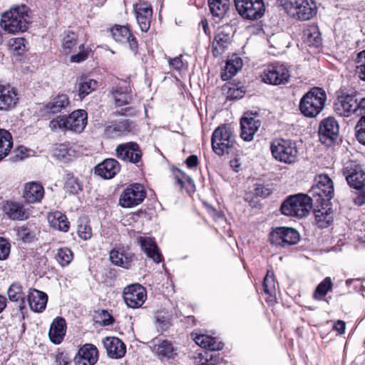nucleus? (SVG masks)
Listing matches in <instances>:
<instances>
[{
    "label": "nucleus",
    "instance_id": "1",
    "mask_svg": "<svg viewBox=\"0 0 365 365\" xmlns=\"http://www.w3.org/2000/svg\"><path fill=\"white\" fill-rule=\"evenodd\" d=\"M30 23V9L24 4L6 11L1 19V27L11 34L26 31Z\"/></svg>",
    "mask_w": 365,
    "mask_h": 365
},
{
    "label": "nucleus",
    "instance_id": "2",
    "mask_svg": "<svg viewBox=\"0 0 365 365\" xmlns=\"http://www.w3.org/2000/svg\"><path fill=\"white\" fill-rule=\"evenodd\" d=\"M327 94L324 89L314 87L306 93L299 102L301 113L307 118L317 116L324 109Z\"/></svg>",
    "mask_w": 365,
    "mask_h": 365
},
{
    "label": "nucleus",
    "instance_id": "3",
    "mask_svg": "<svg viewBox=\"0 0 365 365\" xmlns=\"http://www.w3.org/2000/svg\"><path fill=\"white\" fill-rule=\"evenodd\" d=\"M270 149L273 158L280 163L293 165L298 161L299 149L294 140L276 138L272 141Z\"/></svg>",
    "mask_w": 365,
    "mask_h": 365
},
{
    "label": "nucleus",
    "instance_id": "4",
    "mask_svg": "<svg viewBox=\"0 0 365 365\" xmlns=\"http://www.w3.org/2000/svg\"><path fill=\"white\" fill-rule=\"evenodd\" d=\"M285 12L290 17L299 21H307L314 17L317 11L313 0H288L283 4Z\"/></svg>",
    "mask_w": 365,
    "mask_h": 365
},
{
    "label": "nucleus",
    "instance_id": "5",
    "mask_svg": "<svg viewBox=\"0 0 365 365\" xmlns=\"http://www.w3.org/2000/svg\"><path fill=\"white\" fill-rule=\"evenodd\" d=\"M235 137L230 127L218 126L212 133L211 145L213 151L218 155L229 154L235 144Z\"/></svg>",
    "mask_w": 365,
    "mask_h": 365
},
{
    "label": "nucleus",
    "instance_id": "6",
    "mask_svg": "<svg viewBox=\"0 0 365 365\" xmlns=\"http://www.w3.org/2000/svg\"><path fill=\"white\" fill-rule=\"evenodd\" d=\"M316 184L312 186L309 193L316 203L326 205L334 195V184L327 175H319L315 178Z\"/></svg>",
    "mask_w": 365,
    "mask_h": 365
},
{
    "label": "nucleus",
    "instance_id": "7",
    "mask_svg": "<svg viewBox=\"0 0 365 365\" xmlns=\"http://www.w3.org/2000/svg\"><path fill=\"white\" fill-rule=\"evenodd\" d=\"M87 124V113L84 110H77L67 117L58 116L51 122L53 128H66L75 133H81Z\"/></svg>",
    "mask_w": 365,
    "mask_h": 365
},
{
    "label": "nucleus",
    "instance_id": "8",
    "mask_svg": "<svg viewBox=\"0 0 365 365\" xmlns=\"http://www.w3.org/2000/svg\"><path fill=\"white\" fill-rule=\"evenodd\" d=\"M259 77L265 83L277 86L288 83L290 73L286 66L276 63L266 66Z\"/></svg>",
    "mask_w": 365,
    "mask_h": 365
},
{
    "label": "nucleus",
    "instance_id": "9",
    "mask_svg": "<svg viewBox=\"0 0 365 365\" xmlns=\"http://www.w3.org/2000/svg\"><path fill=\"white\" fill-rule=\"evenodd\" d=\"M299 240V232L287 227H277L269 234L271 244L280 247H285L297 244Z\"/></svg>",
    "mask_w": 365,
    "mask_h": 365
},
{
    "label": "nucleus",
    "instance_id": "10",
    "mask_svg": "<svg viewBox=\"0 0 365 365\" xmlns=\"http://www.w3.org/2000/svg\"><path fill=\"white\" fill-rule=\"evenodd\" d=\"M123 297L126 305L133 309L141 307L147 298L145 289L139 284H133L125 287Z\"/></svg>",
    "mask_w": 365,
    "mask_h": 365
},
{
    "label": "nucleus",
    "instance_id": "11",
    "mask_svg": "<svg viewBox=\"0 0 365 365\" xmlns=\"http://www.w3.org/2000/svg\"><path fill=\"white\" fill-rule=\"evenodd\" d=\"M137 130L136 124L131 120L124 119L122 120L111 121L106 125L103 135L108 138H115L123 135H126Z\"/></svg>",
    "mask_w": 365,
    "mask_h": 365
},
{
    "label": "nucleus",
    "instance_id": "12",
    "mask_svg": "<svg viewBox=\"0 0 365 365\" xmlns=\"http://www.w3.org/2000/svg\"><path fill=\"white\" fill-rule=\"evenodd\" d=\"M146 197L144 187L138 183L128 186L120 195V205H138Z\"/></svg>",
    "mask_w": 365,
    "mask_h": 365
},
{
    "label": "nucleus",
    "instance_id": "13",
    "mask_svg": "<svg viewBox=\"0 0 365 365\" xmlns=\"http://www.w3.org/2000/svg\"><path fill=\"white\" fill-rule=\"evenodd\" d=\"M343 174L350 187L356 189H362L364 186V172L361 167L356 162H349L343 170Z\"/></svg>",
    "mask_w": 365,
    "mask_h": 365
},
{
    "label": "nucleus",
    "instance_id": "14",
    "mask_svg": "<svg viewBox=\"0 0 365 365\" xmlns=\"http://www.w3.org/2000/svg\"><path fill=\"white\" fill-rule=\"evenodd\" d=\"M357 98L352 94H343L338 97L334 104V110L340 116L350 117L357 115Z\"/></svg>",
    "mask_w": 365,
    "mask_h": 365
},
{
    "label": "nucleus",
    "instance_id": "15",
    "mask_svg": "<svg viewBox=\"0 0 365 365\" xmlns=\"http://www.w3.org/2000/svg\"><path fill=\"white\" fill-rule=\"evenodd\" d=\"M319 140L322 143L330 145L339 135V124L334 118L324 119L319 128Z\"/></svg>",
    "mask_w": 365,
    "mask_h": 365
},
{
    "label": "nucleus",
    "instance_id": "16",
    "mask_svg": "<svg viewBox=\"0 0 365 365\" xmlns=\"http://www.w3.org/2000/svg\"><path fill=\"white\" fill-rule=\"evenodd\" d=\"M115 152L119 159L134 164L140 162L142 158V151L135 142L120 144L116 147Z\"/></svg>",
    "mask_w": 365,
    "mask_h": 365
},
{
    "label": "nucleus",
    "instance_id": "17",
    "mask_svg": "<svg viewBox=\"0 0 365 365\" xmlns=\"http://www.w3.org/2000/svg\"><path fill=\"white\" fill-rule=\"evenodd\" d=\"M135 255L127 247H116L110 252V260L114 265L128 269L131 267Z\"/></svg>",
    "mask_w": 365,
    "mask_h": 365
},
{
    "label": "nucleus",
    "instance_id": "18",
    "mask_svg": "<svg viewBox=\"0 0 365 365\" xmlns=\"http://www.w3.org/2000/svg\"><path fill=\"white\" fill-rule=\"evenodd\" d=\"M232 38V28L230 26H225L220 28L212 42L213 55L218 56L223 53L231 43Z\"/></svg>",
    "mask_w": 365,
    "mask_h": 365
},
{
    "label": "nucleus",
    "instance_id": "19",
    "mask_svg": "<svg viewBox=\"0 0 365 365\" xmlns=\"http://www.w3.org/2000/svg\"><path fill=\"white\" fill-rule=\"evenodd\" d=\"M98 359V349L91 344H86L79 349L73 361L75 365H94Z\"/></svg>",
    "mask_w": 365,
    "mask_h": 365
},
{
    "label": "nucleus",
    "instance_id": "20",
    "mask_svg": "<svg viewBox=\"0 0 365 365\" xmlns=\"http://www.w3.org/2000/svg\"><path fill=\"white\" fill-rule=\"evenodd\" d=\"M103 344L108 356L112 359H120L126 352L125 344L117 337H106Z\"/></svg>",
    "mask_w": 365,
    "mask_h": 365
},
{
    "label": "nucleus",
    "instance_id": "21",
    "mask_svg": "<svg viewBox=\"0 0 365 365\" xmlns=\"http://www.w3.org/2000/svg\"><path fill=\"white\" fill-rule=\"evenodd\" d=\"M153 351L160 359H174L178 355V350L168 340L156 339L153 340Z\"/></svg>",
    "mask_w": 365,
    "mask_h": 365
},
{
    "label": "nucleus",
    "instance_id": "22",
    "mask_svg": "<svg viewBox=\"0 0 365 365\" xmlns=\"http://www.w3.org/2000/svg\"><path fill=\"white\" fill-rule=\"evenodd\" d=\"M44 195V188L38 182H30L24 185L23 197L26 203H39Z\"/></svg>",
    "mask_w": 365,
    "mask_h": 365
},
{
    "label": "nucleus",
    "instance_id": "23",
    "mask_svg": "<svg viewBox=\"0 0 365 365\" xmlns=\"http://www.w3.org/2000/svg\"><path fill=\"white\" fill-rule=\"evenodd\" d=\"M138 242L148 257L152 259L155 263H160L162 261L163 255L153 239L140 236L138 238Z\"/></svg>",
    "mask_w": 365,
    "mask_h": 365
},
{
    "label": "nucleus",
    "instance_id": "24",
    "mask_svg": "<svg viewBox=\"0 0 365 365\" xmlns=\"http://www.w3.org/2000/svg\"><path fill=\"white\" fill-rule=\"evenodd\" d=\"M120 171L118 162L113 158H108L98 164L95 173L105 179L113 178Z\"/></svg>",
    "mask_w": 365,
    "mask_h": 365
},
{
    "label": "nucleus",
    "instance_id": "25",
    "mask_svg": "<svg viewBox=\"0 0 365 365\" xmlns=\"http://www.w3.org/2000/svg\"><path fill=\"white\" fill-rule=\"evenodd\" d=\"M27 297L29 307L34 312L40 313L46 309L48 302V296L46 293L35 289H30Z\"/></svg>",
    "mask_w": 365,
    "mask_h": 365
},
{
    "label": "nucleus",
    "instance_id": "26",
    "mask_svg": "<svg viewBox=\"0 0 365 365\" xmlns=\"http://www.w3.org/2000/svg\"><path fill=\"white\" fill-rule=\"evenodd\" d=\"M17 101V93L14 88L0 85V110H8L13 108Z\"/></svg>",
    "mask_w": 365,
    "mask_h": 365
},
{
    "label": "nucleus",
    "instance_id": "27",
    "mask_svg": "<svg viewBox=\"0 0 365 365\" xmlns=\"http://www.w3.org/2000/svg\"><path fill=\"white\" fill-rule=\"evenodd\" d=\"M66 331V320L63 317H57L51 324L48 336L53 343L59 344L63 341Z\"/></svg>",
    "mask_w": 365,
    "mask_h": 365
},
{
    "label": "nucleus",
    "instance_id": "28",
    "mask_svg": "<svg viewBox=\"0 0 365 365\" xmlns=\"http://www.w3.org/2000/svg\"><path fill=\"white\" fill-rule=\"evenodd\" d=\"M48 222L55 230L66 232L69 230L70 222L67 217L59 211L50 212L47 216Z\"/></svg>",
    "mask_w": 365,
    "mask_h": 365
},
{
    "label": "nucleus",
    "instance_id": "29",
    "mask_svg": "<svg viewBox=\"0 0 365 365\" xmlns=\"http://www.w3.org/2000/svg\"><path fill=\"white\" fill-rule=\"evenodd\" d=\"M117 106H123L130 103L132 96L130 94V88L126 86V83L123 82V85L113 88L110 91Z\"/></svg>",
    "mask_w": 365,
    "mask_h": 365
},
{
    "label": "nucleus",
    "instance_id": "30",
    "mask_svg": "<svg viewBox=\"0 0 365 365\" xmlns=\"http://www.w3.org/2000/svg\"><path fill=\"white\" fill-rule=\"evenodd\" d=\"M193 340L203 349L210 351H218L223 349V344L216 338L206 334H196Z\"/></svg>",
    "mask_w": 365,
    "mask_h": 365
},
{
    "label": "nucleus",
    "instance_id": "31",
    "mask_svg": "<svg viewBox=\"0 0 365 365\" xmlns=\"http://www.w3.org/2000/svg\"><path fill=\"white\" fill-rule=\"evenodd\" d=\"M70 101L67 95L59 94L45 106V110L48 113L56 114L66 109Z\"/></svg>",
    "mask_w": 365,
    "mask_h": 365
},
{
    "label": "nucleus",
    "instance_id": "32",
    "mask_svg": "<svg viewBox=\"0 0 365 365\" xmlns=\"http://www.w3.org/2000/svg\"><path fill=\"white\" fill-rule=\"evenodd\" d=\"M277 283L273 274L267 272L263 282L264 292L267 295V302L274 304L277 302Z\"/></svg>",
    "mask_w": 365,
    "mask_h": 365
},
{
    "label": "nucleus",
    "instance_id": "33",
    "mask_svg": "<svg viewBox=\"0 0 365 365\" xmlns=\"http://www.w3.org/2000/svg\"><path fill=\"white\" fill-rule=\"evenodd\" d=\"M314 210L316 223L319 227H327L334 219L333 210L330 207H317Z\"/></svg>",
    "mask_w": 365,
    "mask_h": 365
},
{
    "label": "nucleus",
    "instance_id": "34",
    "mask_svg": "<svg viewBox=\"0 0 365 365\" xmlns=\"http://www.w3.org/2000/svg\"><path fill=\"white\" fill-rule=\"evenodd\" d=\"M242 66V60L237 55H233L227 60L225 65V72L222 73L221 78L227 81L234 76Z\"/></svg>",
    "mask_w": 365,
    "mask_h": 365
},
{
    "label": "nucleus",
    "instance_id": "35",
    "mask_svg": "<svg viewBox=\"0 0 365 365\" xmlns=\"http://www.w3.org/2000/svg\"><path fill=\"white\" fill-rule=\"evenodd\" d=\"M314 202L309 193H297L289 195L281 205H312Z\"/></svg>",
    "mask_w": 365,
    "mask_h": 365
},
{
    "label": "nucleus",
    "instance_id": "36",
    "mask_svg": "<svg viewBox=\"0 0 365 365\" xmlns=\"http://www.w3.org/2000/svg\"><path fill=\"white\" fill-rule=\"evenodd\" d=\"M209 7L213 16L222 19L230 8V0H209Z\"/></svg>",
    "mask_w": 365,
    "mask_h": 365
},
{
    "label": "nucleus",
    "instance_id": "37",
    "mask_svg": "<svg viewBox=\"0 0 365 365\" xmlns=\"http://www.w3.org/2000/svg\"><path fill=\"white\" fill-rule=\"evenodd\" d=\"M13 147V138L6 130L0 129V160L6 157Z\"/></svg>",
    "mask_w": 365,
    "mask_h": 365
},
{
    "label": "nucleus",
    "instance_id": "38",
    "mask_svg": "<svg viewBox=\"0 0 365 365\" xmlns=\"http://www.w3.org/2000/svg\"><path fill=\"white\" fill-rule=\"evenodd\" d=\"M304 41L309 46L319 47L322 43V38L318 28L315 26L308 27L304 31Z\"/></svg>",
    "mask_w": 365,
    "mask_h": 365
},
{
    "label": "nucleus",
    "instance_id": "39",
    "mask_svg": "<svg viewBox=\"0 0 365 365\" xmlns=\"http://www.w3.org/2000/svg\"><path fill=\"white\" fill-rule=\"evenodd\" d=\"M79 96L82 98L95 91L98 87V81L88 77H82L78 81Z\"/></svg>",
    "mask_w": 365,
    "mask_h": 365
},
{
    "label": "nucleus",
    "instance_id": "40",
    "mask_svg": "<svg viewBox=\"0 0 365 365\" xmlns=\"http://www.w3.org/2000/svg\"><path fill=\"white\" fill-rule=\"evenodd\" d=\"M240 138L245 141H251V111H246L240 119Z\"/></svg>",
    "mask_w": 365,
    "mask_h": 365
},
{
    "label": "nucleus",
    "instance_id": "41",
    "mask_svg": "<svg viewBox=\"0 0 365 365\" xmlns=\"http://www.w3.org/2000/svg\"><path fill=\"white\" fill-rule=\"evenodd\" d=\"M332 287L333 283L331 278L327 277L316 287L313 293V298L318 301L323 299Z\"/></svg>",
    "mask_w": 365,
    "mask_h": 365
},
{
    "label": "nucleus",
    "instance_id": "42",
    "mask_svg": "<svg viewBox=\"0 0 365 365\" xmlns=\"http://www.w3.org/2000/svg\"><path fill=\"white\" fill-rule=\"evenodd\" d=\"M113 39L117 42L125 43L130 36V31L126 26L115 24L110 29Z\"/></svg>",
    "mask_w": 365,
    "mask_h": 365
},
{
    "label": "nucleus",
    "instance_id": "43",
    "mask_svg": "<svg viewBox=\"0 0 365 365\" xmlns=\"http://www.w3.org/2000/svg\"><path fill=\"white\" fill-rule=\"evenodd\" d=\"M282 214L295 218H302L309 212L307 207H280Z\"/></svg>",
    "mask_w": 365,
    "mask_h": 365
},
{
    "label": "nucleus",
    "instance_id": "44",
    "mask_svg": "<svg viewBox=\"0 0 365 365\" xmlns=\"http://www.w3.org/2000/svg\"><path fill=\"white\" fill-rule=\"evenodd\" d=\"M4 211L13 220H24L29 217V213L24 207H4Z\"/></svg>",
    "mask_w": 365,
    "mask_h": 365
},
{
    "label": "nucleus",
    "instance_id": "45",
    "mask_svg": "<svg viewBox=\"0 0 365 365\" xmlns=\"http://www.w3.org/2000/svg\"><path fill=\"white\" fill-rule=\"evenodd\" d=\"M9 298L12 302L21 301L19 309H22L24 307V300L21 290V286L18 283H13L9 288L7 292Z\"/></svg>",
    "mask_w": 365,
    "mask_h": 365
},
{
    "label": "nucleus",
    "instance_id": "46",
    "mask_svg": "<svg viewBox=\"0 0 365 365\" xmlns=\"http://www.w3.org/2000/svg\"><path fill=\"white\" fill-rule=\"evenodd\" d=\"M236 10L244 19H251V0H234Z\"/></svg>",
    "mask_w": 365,
    "mask_h": 365
},
{
    "label": "nucleus",
    "instance_id": "47",
    "mask_svg": "<svg viewBox=\"0 0 365 365\" xmlns=\"http://www.w3.org/2000/svg\"><path fill=\"white\" fill-rule=\"evenodd\" d=\"M156 325L162 330H166L170 325L171 314L164 310L157 312L155 316Z\"/></svg>",
    "mask_w": 365,
    "mask_h": 365
},
{
    "label": "nucleus",
    "instance_id": "48",
    "mask_svg": "<svg viewBox=\"0 0 365 365\" xmlns=\"http://www.w3.org/2000/svg\"><path fill=\"white\" fill-rule=\"evenodd\" d=\"M355 64L356 73L361 81H365V50L357 53Z\"/></svg>",
    "mask_w": 365,
    "mask_h": 365
},
{
    "label": "nucleus",
    "instance_id": "49",
    "mask_svg": "<svg viewBox=\"0 0 365 365\" xmlns=\"http://www.w3.org/2000/svg\"><path fill=\"white\" fill-rule=\"evenodd\" d=\"M56 259L62 267H66L72 261L73 252L68 247L60 248L58 250Z\"/></svg>",
    "mask_w": 365,
    "mask_h": 365
},
{
    "label": "nucleus",
    "instance_id": "50",
    "mask_svg": "<svg viewBox=\"0 0 365 365\" xmlns=\"http://www.w3.org/2000/svg\"><path fill=\"white\" fill-rule=\"evenodd\" d=\"M82 183L78 178L68 175L65 184V187L68 192L72 194H76L82 190Z\"/></svg>",
    "mask_w": 365,
    "mask_h": 365
},
{
    "label": "nucleus",
    "instance_id": "51",
    "mask_svg": "<svg viewBox=\"0 0 365 365\" xmlns=\"http://www.w3.org/2000/svg\"><path fill=\"white\" fill-rule=\"evenodd\" d=\"M133 11L135 16H153V8L147 1H140L133 5Z\"/></svg>",
    "mask_w": 365,
    "mask_h": 365
},
{
    "label": "nucleus",
    "instance_id": "52",
    "mask_svg": "<svg viewBox=\"0 0 365 365\" xmlns=\"http://www.w3.org/2000/svg\"><path fill=\"white\" fill-rule=\"evenodd\" d=\"M78 225V233L79 237L84 240H88L92 236L91 229L87 224L86 218H81Z\"/></svg>",
    "mask_w": 365,
    "mask_h": 365
},
{
    "label": "nucleus",
    "instance_id": "53",
    "mask_svg": "<svg viewBox=\"0 0 365 365\" xmlns=\"http://www.w3.org/2000/svg\"><path fill=\"white\" fill-rule=\"evenodd\" d=\"M77 36L74 33L68 34L64 37L63 41V50L65 53H69L77 46Z\"/></svg>",
    "mask_w": 365,
    "mask_h": 365
},
{
    "label": "nucleus",
    "instance_id": "54",
    "mask_svg": "<svg viewBox=\"0 0 365 365\" xmlns=\"http://www.w3.org/2000/svg\"><path fill=\"white\" fill-rule=\"evenodd\" d=\"M17 236L24 242H30L35 238L34 232L29 227L21 226L17 229Z\"/></svg>",
    "mask_w": 365,
    "mask_h": 365
},
{
    "label": "nucleus",
    "instance_id": "55",
    "mask_svg": "<svg viewBox=\"0 0 365 365\" xmlns=\"http://www.w3.org/2000/svg\"><path fill=\"white\" fill-rule=\"evenodd\" d=\"M266 8L263 0H252V21L261 19Z\"/></svg>",
    "mask_w": 365,
    "mask_h": 365
},
{
    "label": "nucleus",
    "instance_id": "56",
    "mask_svg": "<svg viewBox=\"0 0 365 365\" xmlns=\"http://www.w3.org/2000/svg\"><path fill=\"white\" fill-rule=\"evenodd\" d=\"M200 361L201 365H215L220 361L218 354H212L205 351L204 354H200Z\"/></svg>",
    "mask_w": 365,
    "mask_h": 365
},
{
    "label": "nucleus",
    "instance_id": "57",
    "mask_svg": "<svg viewBox=\"0 0 365 365\" xmlns=\"http://www.w3.org/2000/svg\"><path fill=\"white\" fill-rule=\"evenodd\" d=\"M356 138L362 145H365V115H362L355 126Z\"/></svg>",
    "mask_w": 365,
    "mask_h": 365
},
{
    "label": "nucleus",
    "instance_id": "58",
    "mask_svg": "<svg viewBox=\"0 0 365 365\" xmlns=\"http://www.w3.org/2000/svg\"><path fill=\"white\" fill-rule=\"evenodd\" d=\"M71 149H68L66 145L61 144L57 145L53 150V155L59 160H69L71 156Z\"/></svg>",
    "mask_w": 365,
    "mask_h": 365
},
{
    "label": "nucleus",
    "instance_id": "59",
    "mask_svg": "<svg viewBox=\"0 0 365 365\" xmlns=\"http://www.w3.org/2000/svg\"><path fill=\"white\" fill-rule=\"evenodd\" d=\"M153 16H135L140 29L143 32H147L150 26V21Z\"/></svg>",
    "mask_w": 365,
    "mask_h": 365
},
{
    "label": "nucleus",
    "instance_id": "60",
    "mask_svg": "<svg viewBox=\"0 0 365 365\" xmlns=\"http://www.w3.org/2000/svg\"><path fill=\"white\" fill-rule=\"evenodd\" d=\"M11 250L10 243L6 239L0 237V260L6 259Z\"/></svg>",
    "mask_w": 365,
    "mask_h": 365
},
{
    "label": "nucleus",
    "instance_id": "61",
    "mask_svg": "<svg viewBox=\"0 0 365 365\" xmlns=\"http://www.w3.org/2000/svg\"><path fill=\"white\" fill-rule=\"evenodd\" d=\"M88 58V51L85 50L84 44L79 46V52L75 55H72L70 60L73 63H80L85 61Z\"/></svg>",
    "mask_w": 365,
    "mask_h": 365
},
{
    "label": "nucleus",
    "instance_id": "62",
    "mask_svg": "<svg viewBox=\"0 0 365 365\" xmlns=\"http://www.w3.org/2000/svg\"><path fill=\"white\" fill-rule=\"evenodd\" d=\"M254 195L257 197H265L270 193V189L262 184H255Z\"/></svg>",
    "mask_w": 365,
    "mask_h": 365
},
{
    "label": "nucleus",
    "instance_id": "63",
    "mask_svg": "<svg viewBox=\"0 0 365 365\" xmlns=\"http://www.w3.org/2000/svg\"><path fill=\"white\" fill-rule=\"evenodd\" d=\"M100 318L101 319V324L103 326H108L113 324L114 322L113 317L106 310H101L100 314Z\"/></svg>",
    "mask_w": 365,
    "mask_h": 365
},
{
    "label": "nucleus",
    "instance_id": "64",
    "mask_svg": "<svg viewBox=\"0 0 365 365\" xmlns=\"http://www.w3.org/2000/svg\"><path fill=\"white\" fill-rule=\"evenodd\" d=\"M25 39L24 38H15L11 46L14 51H24L25 49Z\"/></svg>",
    "mask_w": 365,
    "mask_h": 365
}]
</instances>
